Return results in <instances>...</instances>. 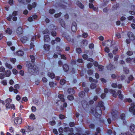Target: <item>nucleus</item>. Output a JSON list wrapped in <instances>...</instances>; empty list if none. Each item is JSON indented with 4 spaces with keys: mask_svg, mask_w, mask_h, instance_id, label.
Masks as SVG:
<instances>
[{
    "mask_svg": "<svg viewBox=\"0 0 135 135\" xmlns=\"http://www.w3.org/2000/svg\"><path fill=\"white\" fill-rule=\"evenodd\" d=\"M105 108L103 102L102 101H100L98 103V105L96 107L94 110L91 109V113L93 114H94L96 118H99L101 117L102 114V109L104 110Z\"/></svg>",
    "mask_w": 135,
    "mask_h": 135,
    "instance_id": "obj_1",
    "label": "nucleus"
},
{
    "mask_svg": "<svg viewBox=\"0 0 135 135\" xmlns=\"http://www.w3.org/2000/svg\"><path fill=\"white\" fill-rule=\"evenodd\" d=\"M26 66L28 68V72L32 75H35L38 72V68L33 64H31L30 61H27L26 62Z\"/></svg>",
    "mask_w": 135,
    "mask_h": 135,
    "instance_id": "obj_2",
    "label": "nucleus"
},
{
    "mask_svg": "<svg viewBox=\"0 0 135 135\" xmlns=\"http://www.w3.org/2000/svg\"><path fill=\"white\" fill-rule=\"evenodd\" d=\"M129 111L133 115H135V103L133 102L131 103Z\"/></svg>",
    "mask_w": 135,
    "mask_h": 135,
    "instance_id": "obj_3",
    "label": "nucleus"
},
{
    "mask_svg": "<svg viewBox=\"0 0 135 135\" xmlns=\"http://www.w3.org/2000/svg\"><path fill=\"white\" fill-rule=\"evenodd\" d=\"M12 101V100L10 98H7L5 101L6 103V107L7 109H10L11 105L10 103H11Z\"/></svg>",
    "mask_w": 135,
    "mask_h": 135,
    "instance_id": "obj_4",
    "label": "nucleus"
},
{
    "mask_svg": "<svg viewBox=\"0 0 135 135\" xmlns=\"http://www.w3.org/2000/svg\"><path fill=\"white\" fill-rule=\"evenodd\" d=\"M14 122L16 125L21 124L22 122V119L21 117H15L14 120Z\"/></svg>",
    "mask_w": 135,
    "mask_h": 135,
    "instance_id": "obj_5",
    "label": "nucleus"
},
{
    "mask_svg": "<svg viewBox=\"0 0 135 135\" xmlns=\"http://www.w3.org/2000/svg\"><path fill=\"white\" fill-rule=\"evenodd\" d=\"M71 30L73 32H75L77 30V24L75 22H73L71 26Z\"/></svg>",
    "mask_w": 135,
    "mask_h": 135,
    "instance_id": "obj_6",
    "label": "nucleus"
},
{
    "mask_svg": "<svg viewBox=\"0 0 135 135\" xmlns=\"http://www.w3.org/2000/svg\"><path fill=\"white\" fill-rule=\"evenodd\" d=\"M23 29L22 27H19L16 29V32L17 34L20 35L23 33Z\"/></svg>",
    "mask_w": 135,
    "mask_h": 135,
    "instance_id": "obj_7",
    "label": "nucleus"
},
{
    "mask_svg": "<svg viewBox=\"0 0 135 135\" xmlns=\"http://www.w3.org/2000/svg\"><path fill=\"white\" fill-rule=\"evenodd\" d=\"M28 37L26 36H23L20 38V41L23 44L25 43L28 40Z\"/></svg>",
    "mask_w": 135,
    "mask_h": 135,
    "instance_id": "obj_8",
    "label": "nucleus"
},
{
    "mask_svg": "<svg viewBox=\"0 0 135 135\" xmlns=\"http://www.w3.org/2000/svg\"><path fill=\"white\" fill-rule=\"evenodd\" d=\"M25 128L26 131L28 132L32 131L33 129V128L32 126H26Z\"/></svg>",
    "mask_w": 135,
    "mask_h": 135,
    "instance_id": "obj_9",
    "label": "nucleus"
},
{
    "mask_svg": "<svg viewBox=\"0 0 135 135\" xmlns=\"http://www.w3.org/2000/svg\"><path fill=\"white\" fill-rule=\"evenodd\" d=\"M125 115L124 113H122L120 115V118L123 120V122L124 124L126 125L127 122L126 120H125Z\"/></svg>",
    "mask_w": 135,
    "mask_h": 135,
    "instance_id": "obj_10",
    "label": "nucleus"
},
{
    "mask_svg": "<svg viewBox=\"0 0 135 135\" xmlns=\"http://www.w3.org/2000/svg\"><path fill=\"white\" fill-rule=\"evenodd\" d=\"M82 106L83 108L86 107L88 105V102L85 100H83L81 102Z\"/></svg>",
    "mask_w": 135,
    "mask_h": 135,
    "instance_id": "obj_11",
    "label": "nucleus"
},
{
    "mask_svg": "<svg viewBox=\"0 0 135 135\" xmlns=\"http://www.w3.org/2000/svg\"><path fill=\"white\" fill-rule=\"evenodd\" d=\"M58 21L62 27L64 28L65 27V23L62 19L61 18H59L58 20Z\"/></svg>",
    "mask_w": 135,
    "mask_h": 135,
    "instance_id": "obj_12",
    "label": "nucleus"
},
{
    "mask_svg": "<svg viewBox=\"0 0 135 135\" xmlns=\"http://www.w3.org/2000/svg\"><path fill=\"white\" fill-rule=\"evenodd\" d=\"M109 91L110 93L112 94V96L113 97L115 98L117 97V94L115 90L110 89L109 90Z\"/></svg>",
    "mask_w": 135,
    "mask_h": 135,
    "instance_id": "obj_13",
    "label": "nucleus"
},
{
    "mask_svg": "<svg viewBox=\"0 0 135 135\" xmlns=\"http://www.w3.org/2000/svg\"><path fill=\"white\" fill-rule=\"evenodd\" d=\"M62 67L64 71L65 72L68 71L69 69V66L66 64L63 65Z\"/></svg>",
    "mask_w": 135,
    "mask_h": 135,
    "instance_id": "obj_14",
    "label": "nucleus"
},
{
    "mask_svg": "<svg viewBox=\"0 0 135 135\" xmlns=\"http://www.w3.org/2000/svg\"><path fill=\"white\" fill-rule=\"evenodd\" d=\"M4 75L6 77H8L10 76L11 74V72L9 70H8L4 71Z\"/></svg>",
    "mask_w": 135,
    "mask_h": 135,
    "instance_id": "obj_15",
    "label": "nucleus"
},
{
    "mask_svg": "<svg viewBox=\"0 0 135 135\" xmlns=\"http://www.w3.org/2000/svg\"><path fill=\"white\" fill-rule=\"evenodd\" d=\"M129 129L131 132H135V125L133 124H131L130 126Z\"/></svg>",
    "mask_w": 135,
    "mask_h": 135,
    "instance_id": "obj_16",
    "label": "nucleus"
},
{
    "mask_svg": "<svg viewBox=\"0 0 135 135\" xmlns=\"http://www.w3.org/2000/svg\"><path fill=\"white\" fill-rule=\"evenodd\" d=\"M44 41L45 42H49L50 41V38L48 35H46L44 36Z\"/></svg>",
    "mask_w": 135,
    "mask_h": 135,
    "instance_id": "obj_17",
    "label": "nucleus"
},
{
    "mask_svg": "<svg viewBox=\"0 0 135 135\" xmlns=\"http://www.w3.org/2000/svg\"><path fill=\"white\" fill-rule=\"evenodd\" d=\"M47 75L51 79H52L55 78V74L53 73L49 72L47 73Z\"/></svg>",
    "mask_w": 135,
    "mask_h": 135,
    "instance_id": "obj_18",
    "label": "nucleus"
},
{
    "mask_svg": "<svg viewBox=\"0 0 135 135\" xmlns=\"http://www.w3.org/2000/svg\"><path fill=\"white\" fill-rule=\"evenodd\" d=\"M111 114L112 119L114 120H115L117 119V114L114 112L112 113Z\"/></svg>",
    "mask_w": 135,
    "mask_h": 135,
    "instance_id": "obj_19",
    "label": "nucleus"
},
{
    "mask_svg": "<svg viewBox=\"0 0 135 135\" xmlns=\"http://www.w3.org/2000/svg\"><path fill=\"white\" fill-rule=\"evenodd\" d=\"M58 98L60 99L61 102H65L64 95L62 94H59L58 96Z\"/></svg>",
    "mask_w": 135,
    "mask_h": 135,
    "instance_id": "obj_20",
    "label": "nucleus"
},
{
    "mask_svg": "<svg viewBox=\"0 0 135 135\" xmlns=\"http://www.w3.org/2000/svg\"><path fill=\"white\" fill-rule=\"evenodd\" d=\"M68 93L70 94H74L75 91L73 89L69 88L68 90Z\"/></svg>",
    "mask_w": 135,
    "mask_h": 135,
    "instance_id": "obj_21",
    "label": "nucleus"
},
{
    "mask_svg": "<svg viewBox=\"0 0 135 135\" xmlns=\"http://www.w3.org/2000/svg\"><path fill=\"white\" fill-rule=\"evenodd\" d=\"M107 68L108 70H112L114 69L115 68L114 67V66L111 64H109L107 66Z\"/></svg>",
    "mask_w": 135,
    "mask_h": 135,
    "instance_id": "obj_22",
    "label": "nucleus"
},
{
    "mask_svg": "<svg viewBox=\"0 0 135 135\" xmlns=\"http://www.w3.org/2000/svg\"><path fill=\"white\" fill-rule=\"evenodd\" d=\"M50 46L49 45L44 44V49L47 51H49L50 50Z\"/></svg>",
    "mask_w": 135,
    "mask_h": 135,
    "instance_id": "obj_23",
    "label": "nucleus"
},
{
    "mask_svg": "<svg viewBox=\"0 0 135 135\" xmlns=\"http://www.w3.org/2000/svg\"><path fill=\"white\" fill-rule=\"evenodd\" d=\"M77 5L81 9H82L84 8V5L79 1H78L76 3Z\"/></svg>",
    "mask_w": 135,
    "mask_h": 135,
    "instance_id": "obj_24",
    "label": "nucleus"
},
{
    "mask_svg": "<svg viewBox=\"0 0 135 135\" xmlns=\"http://www.w3.org/2000/svg\"><path fill=\"white\" fill-rule=\"evenodd\" d=\"M24 54L23 51L20 50L18 51L16 53L17 55L19 56H22Z\"/></svg>",
    "mask_w": 135,
    "mask_h": 135,
    "instance_id": "obj_25",
    "label": "nucleus"
},
{
    "mask_svg": "<svg viewBox=\"0 0 135 135\" xmlns=\"http://www.w3.org/2000/svg\"><path fill=\"white\" fill-rule=\"evenodd\" d=\"M5 32L6 33L9 35H11L12 34V31L11 29H10V28L8 27L7 28V29L6 30Z\"/></svg>",
    "mask_w": 135,
    "mask_h": 135,
    "instance_id": "obj_26",
    "label": "nucleus"
},
{
    "mask_svg": "<svg viewBox=\"0 0 135 135\" xmlns=\"http://www.w3.org/2000/svg\"><path fill=\"white\" fill-rule=\"evenodd\" d=\"M128 35L129 38H130L131 37H132L133 39H134L135 37L132 33L131 32H128Z\"/></svg>",
    "mask_w": 135,
    "mask_h": 135,
    "instance_id": "obj_27",
    "label": "nucleus"
},
{
    "mask_svg": "<svg viewBox=\"0 0 135 135\" xmlns=\"http://www.w3.org/2000/svg\"><path fill=\"white\" fill-rule=\"evenodd\" d=\"M85 94V93L83 91H81L79 93V97L82 98L84 96Z\"/></svg>",
    "mask_w": 135,
    "mask_h": 135,
    "instance_id": "obj_28",
    "label": "nucleus"
},
{
    "mask_svg": "<svg viewBox=\"0 0 135 135\" xmlns=\"http://www.w3.org/2000/svg\"><path fill=\"white\" fill-rule=\"evenodd\" d=\"M73 94L69 95L67 97L68 99L70 100H73L74 99V97L73 95Z\"/></svg>",
    "mask_w": 135,
    "mask_h": 135,
    "instance_id": "obj_29",
    "label": "nucleus"
},
{
    "mask_svg": "<svg viewBox=\"0 0 135 135\" xmlns=\"http://www.w3.org/2000/svg\"><path fill=\"white\" fill-rule=\"evenodd\" d=\"M5 64L6 67L8 68L9 69H12V67L10 64L8 63L7 62H6L5 63Z\"/></svg>",
    "mask_w": 135,
    "mask_h": 135,
    "instance_id": "obj_30",
    "label": "nucleus"
},
{
    "mask_svg": "<svg viewBox=\"0 0 135 135\" xmlns=\"http://www.w3.org/2000/svg\"><path fill=\"white\" fill-rule=\"evenodd\" d=\"M30 57L31 59V62L34 63L35 62V57L33 55H31L30 56Z\"/></svg>",
    "mask_w": 135,
    "mask_h": 135,
    "instance_id": "obj_31",
    "label": "nucleus"
},
{
    "mask_svg": "<svg viewBox=\"0 0 135 135\" xmlns=\"http://www.w3.org/2000/svg\"><path fill=\"white\" fill-rule=\"evenodd\" d=\"M81 44L83 46L87 45L88 44L87 41L85 40H83L81 42Z\"/></svg>",
    "mask_w": 135,
    "mask_h": 135,
    "instance_id": "obj_32",
    "label": "nucleus"
},
{
    "mask_svg": "<svg viewBox=\"0 0 135 135\" xmlns=\"http://www.w3.org/2000/svg\"><path fill=\"white\" fill-rule=\"evenodd\" d=\"M96 86V84L93 83H91L90 86V87L91 89H94L95 88Z\"/></svg>",
    "mask_w": 135,
    "mask_h": 135,
    "instance_id": "obj_33",
    "label": "nucleus"
},
{
    "mask_svg": "<svg viewBox=\"0 0 135 135\" xmlns=\"http://www.w3.org/2000/svg\"><path fill=\"white\" fill-rule=\"evenodd\" d=\"M76 60L74 59H72L71 60L70 62V64L73 66L76 64Z\"/></svg>",
    "mask_w": 135,
    "mask_h": 135,
    "instance_id": "obj_34",
    "label": "nucleus"
},
{
    "mask_svg": "<svg viewBox=\"0 0 135 135\" xmlns=\"http://www.w3.org/2000/svg\"><path fill=\"white\" fill-rule=\"evenodd\" d=\"M89 81L91 82L95 81V83H97L98 82V81L97 79H96L95 80L93 79L91 77H90L89 78Z\"/></svg>",
    "mask_w": 135,
    "mask_h": 135,
    "instance_id": "obj_35",
    "label": "nucleus"
},
{
    "mask_svg": "<svg viewBox=\"0 0 135 135\" xmlns=\"http://www.w3.org/2000/svg\"><path fill=\"white\" fill-rule=\"evenodd\" d=\"M66 81L64 79H61L60 81V83L61 85H64L66 83Z\"/></svg>",
    "mask_w": 135,
    "mask_h": 135,
    "instance_id": "obj_36",
    "label": "nucleus"
},
{
    "mask_svg": "<svg viewBox=\"0 0 135 135\" xmlns=\"http://www.w3.org/2000/svg\"><path fill=\"white\" fill-rule=\"evenodd\" d=\"M55 12V10L54 9H50L49 10V12L51 14H54Z\"/></svg>",
    "mask_w": 135,
    "mask_h": 135,
    "instance_id": "obj_37",
    "label": "nucleus"
},
{
    "mask_svg": "<svg viewBox=\"0 0 135 135\" xmlns=\"http://www.w3.org/2000/svg\"><path fill=\"white\" fill-rule=\"evenodd\" d=\"M12 18V15L11 14H9L8 17H7V20L8 21H11Z\"/></svg>",
    "mask_w": 135,
    "mask_h": 135,
    "instance_id": "obj_38",
    "label": "nucleus"
},
{
    "mask_svg": "<svg viewBox=\"0 0 135 135\" xmlns=\"http://www.w3.org/2000/svg\"><path fill=\"white\" fill-rule=\"evenodd\" d=\"M30 119L32 120H35V116L33 114H31L30 116Z\"/></svg>",
    "mask_w": 135,
    "mask_h": 135,
    "instance_id": "obj_39",
    "label": "nucleus"
},
{
    "mask_svg": "<svg viewBox=\"0 0 135 135\" xmlns=\"http://www.w3.org/2000/svg\"><path fill=\"white\" fill-rule=\"evenodd\" d=\"M62 13L60 12L58 13L55 14L54 15V17L56 18H58L60 17Z\"/></svg>",
    "mask_w": 135,
    "mask_h": 135,
    "instance_id": "obj_40",
    "label": "nucleus"
},
{
    "mask_svg": "<svg viewBox=\"0 0 135 135\" xmlns=\"http://www.w3.org/2000/svg\"><path fill=\"white\" fill-rule=\"evenodd\" d=\"M82 37L84 38H86L88 36V34L87 33L85 32L83 33H82Z\"/></svg>",
    "mask_w": 135,
    "mask_h": 135,
    "instance_id": "obj_41",
    "label": "nucleus"
},
{
    "mask_svg": "<svg viewBox=\"0 0 135 135\" xmlns=\"http://www.w3.org/2000/svg\"><path fill=\"white\" fill-rule=\"evenodd\" d=\"M66 38L67 40L69 41H71V40H72V41L73 40H73L71 38V37L69 35H68V36H67L66 37Z\"/></svg>",
    "mask_w": 135,
    "mask_h": 135,
    "instance_id": "obj_42",
    "label": "nucleus"
},
{
    "mask_svg": "<svg viewBox=\"0 0 135 135\" xmlns=\"http://www.w3.org/2000/svg\"><path fill=\"white\" fill-rule=\"evenodd\" d=\"M76 51L77 53L80 54L81 52V50L80 48H77L76 49Z\"/></svg>",
    "mask_w": 135,
    "mask_h": 135,
    "instance_id": "obj_43",
    "label": "nucleus"
},
{
    "mask_svg": "<svg viewBox=\"0 0 135 135\" xmlns=\"http://www.w3.org/2000/svg\"><path fill=\"white\" fill-rule=\"evenodd\" d=\"M49 85L50 87L53 88L54 87L55 84L53 82H50L49 83Z\"/></svg>",
    "mask_w": 135,
    "mask_h": 135,
    "instance_id": "obj_44",
    "label": "nucleus"
},
{
    "mask_svg": "<svg viewBox=\"0 0 135 135\" xmlns=\"http://www.w3.org/2000/svg\"><path fill=\"white\" fill-rule=\"evenodd\" d=\"M93 66L92 63L91 62H89L87 64V68L88 69H90Z\"/></svg>",
    "mask_w": 135,
    "mask_h": 135,
    "instance_id": "obj_45",
    "label": "nucleus"
},
{
    "mask_svg": "<svg viewBox=\"0 0 135 135\" xmlns=\"http://www.w3.org/2000/svg\"><path fill=\"white\" fill-rule=\"evenodd\" d=\"M88 74L89 75H91L93 74V71L91 70H89L87 71Z\"/></svg>",
    "mask_w": 135,
    "mask_h": 135,
    "instance_id": "obj_46",
    "label": "nucleus"
},
{
    "mask_svg": "<svg viewBox=\"0 0 135 135\" xmlns=\"http://www.w3.org/2000/svg\"><path fill=\"white\" fill-rule=\"evenodd\" d=\"M82 57L83 59L85 60H87L88 58V55L86 54H84L83 56Z\"/></svg>",
    "mask_w": 135,
    "mask_h": 135,
    "instance_id": "obj_47",
    "label": "nucleus"
},
{
    "mask_svg": "<svg viewBox=\"0 0 135 135\" xmlns=\"http://www.w3.org/2000/svg\"><path fill=\"white\" fill-rule=\"evenodd\" d=\"M125 101L126 102H128L129 103H131L132 102V100L130 98H126L125 99Z\"/></svg>",
    "mask_w": 135,
    "mask_h": 135,
    "instance_id": "obj_48",
    "label": "nucleus"
},
{
    "mask_svg": "<svg viewBox=\"0 0 135 135\" xmlns=\"http://www.w3.org/2000/svg\"><path fill=\"white\" fill-rule=\"evenodd\" d=\"M59 117L60 119L62 120L65 119V116L61 114H60L59 116Z\"/></svg>",
    "mask_w": 135,
    "mask_h": 135,
    "instance_id": "obj_49",
    "label": "nucleus"
},
{
    "mask_svg": "<svg viewBox=\"0 0 135 135\" xmlns=\"http://www.w3.org/2000/svg\"><path fill=\"white\" fill-rule=\"evenodd\" d=\"M1 83L4 85H6L7 84V80H4L1 82Z\"/></svg>",
    "mask_w": 135,
    "mask_h": 135,
    "instance_id": "obj_50",
    "label": "nucleus"
},
{
    "mask_svg": "<svg viewBox=\"0 0 135 135\" xmlns=\"http://www.w3.org/2000/svg\"><path fill=\"white\" fill-rule=\"evenodd\" d=\"M70 128L68 127H65L64 129V131L65 132H68L69 131Z\"/></svg>",
    "mask_w": 135,
    "mask_h": 135,
    "instance_id": "obj_51",
    "label": "nucleus"
},
{
    "mask_svg": "<svg viewBox=\"0 0 135 135\" xmlns=\"http://www.w3.org/2000/svg\"><path fill=\"white\" fill-rule=\"evenodd\" d=\"M61 58L62 59L66 60L67 59V57L65 56V55L64 54H62L61 55Z\"/></svg>",
    "mask_w": 135,
    "mask_h": 135,
    "instance_id": "obj_52",
    "label": "nucleus"
},
{
    "mask_svg": "<svg viewBox=\"0 0 135 135\" xmlns=\"http://www.w3.org/2000/svg\"><path fill=\"white\" fill-rule=\"evenodd\" d=\"M5 75L4 73H0V79L2 80L4 79Z\"/></svg>",
    "mask_w": 135,
    "mask_h": 135,
    "instance_id": "obj_53",
    "label": "nucleus"
},
{
    "mask_svg": "<svg viewBox=\"0 0 135 135\" xmlns=\"http://www.w3.org/2000/svg\"><path fill=\"white\" fill-rule=\"evenodd\" d=\"M106 42L107 43V44L106 45L107 46H111L112 45V43L111 42V41L110 40H108Z\"/></svg>",
    "mask_w": 135,
    "mask_h": 135,
    "instance_id": "obj_54",
    "label": "nucleus"
},
{
    "mask_svg": "<svg viewBox=\"0 0 135 135\" xmlns=\"http://www.w3.org/2000/svg\"><path fill=\"white\" fill-rule=\"evenodd\" d=\"M51 34L54 37L56 35L57 33L55 31H53L51 32Z\"/></svg>",
    "mask_w": 135,
    "mask_h": 135,
    "instance_id": "obj_55",
    "label": "nucleus"
},
{
    "mask_svg": "<svg viewBox=\"0 0 135 135\" xmlns=\"http://www.w3.org/2000/svg\"><path fill=\"white\" fill-rule=\"evenodd\" d=\"M98 66L100 71H102L103 69V66L102 65H99Z\"/></svg>",
    "mask_w": 135,
    "mask_h": 135,
    "instance_id": "obj_56",
    "label": "nucleus"
},
{
    "mask_svg": "<svg viewBox=\"0 0 135 135\" xmlns=\"http://www.w3.org/2000/svg\"><path fill=\"white\" fill-rule=\"evenodd\" d=\"M69 125L70 127H73L75 126V123L74 122H70L69 123Z\"/></svg>",
    "mask_w": 135,
    "mask_h": 135,
    "instance_id": "obj_57",
    "label": "nucleus"
},
{
    "mask_svg": "<svg viewBox=\"0 0 135 135\" xmlns=\"http://www.w3.org/2000/svg\"><path fill=\"white\" fill-rule=\"evenodd\" d=\"M31 110L32 112H34L36 111L37 109L36 107L33 106L31 108Z\"/></svg>",
    "mask_w": 135,
    "mask_h": 135,
    "instance_id": "obj_58",
    "label": "nucleus"
},
{
    "mask_svg": "<svg viewBox=\"0 0 135 135\" xmlns=\"http://www.w3.org/2000/svg\"><path fill=\"white\" fill-rule=\"evenodd\" d=\"M117 84L116 83H113L111 84V86L114 88H116L117 87Z\"/></svg>",
    "mask_w": 135,
    "mask_h": 135,
    "instance_id": "obj_59",
    "label": "nucleus"
},
{
    "mask_svg": "<svg viewBox=\"0 0 135 135\" xmlns=\"http://www.w3.org/2000/svg\"><path fill=\"white\" fill-rule=\"evenodd\" d=\"M12 72L13 74L16 75L18 73V71L16 69H14L12 70Z\"/></svg>",
    "mask_w": 135,
    "mask_h": 135,
    "instance_id": "obj_60",
    "label": "nucleus"
},
{
    "mask_svg": "<svg viewBox=\"0 0 135 135\" xmlns=\"http://www.w3.org/2000/svg\"><path fill=\"white\" fill-rule=\"evenodd\" d=\"M49 32V30L47 28H46L42 31V33L43 34H46L48 33Z\"/></svg>",
    "mask_w": 135,
    "mask_h": 135,
    "instance_id": "obj_61",
    "label": "nucleus"
},
{
    "mask_svg": "<svg viewBox=\"0 0 135 135\" xmlns=\"http://www.w3.org/2000/svg\"><path fill=\"white\" fill-rule=\"evenodd\" d=\"M10 61L12 62L13 64H14L16 61V59L15 58H11L10 59Z\"/></svg>",
    "mask_w": 135,
    "mask_h": 135,
    "instance_id": "obj_62",
    "label": "nucleus"
},
{
    "mask_svg": "<svg viewBox=\"0 0 135 135\" xmlns=\"http://www.w3.org/2000/svg\"><path fill=\"white\" fill-rule=\"evenodd\" d=\"M104 51L105 52L109 53L110 52V50L108 47H106L104 49Z\"/></svg>",
    "mask_w": 135,
    "mask_h": 135,
    "instance_id": "obj_63",
    "label": "nucleus"
},
{
    "mask_svg": "<svg viewBox=\"0 0 135 135\" xmlns=\"http://www.w3.org/2000/svg\"><path fill=\"white\" fill-rule=\"evenodd\" d=\"M132 61V59L129 57L127 58L126 59V61L127 63H129Z\"/></svg>",
    "mask_w": 135,
    "mask_h": 135,
    "instance_id": "obj_64",
    "label": "nucleus"
}]
</instances>
